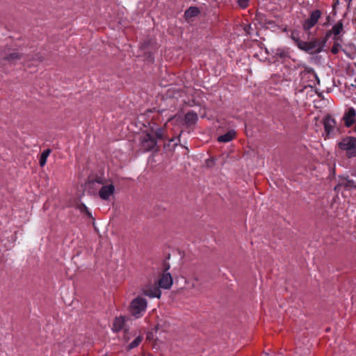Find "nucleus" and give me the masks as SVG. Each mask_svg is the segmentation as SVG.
<instances>
[{
  "label": "nucleus",
  "instance_id": "nucleus-1",
  "mask_svg": "<svg viewBox=\"0 0 356 356\" xmlns=\"http://www.w3.org/2000/svg\"><path fill=\"white\" fill-rule=\"evenodd\" d=\"M339 148L345 152L349 159L356 156V138L346 136L338 143Z\"/></svg>",
  "mask_w": 356,
  "mask_h": 356
},
{
  "label": "nucleus",
  "instance_id": "nucleus-2",
  "mask_svg": "<svg viewBox=\"0 0 356 356\" xmlns=\"http://www.w3.org/2000/svg\"><path fill=\"white\" fill-rule=\"evenodd\" d=\"M147 305V303L145 298L138 296L131 301L129 312L135 318H138L145 313Z\"/></svg>",
  "mask_w": 356,
  "mask_h": 356
},
{
  "label": "nucleus",
  "instance_id": "nucleus-3",
  "mask_svg": "<svg viewBox=\"0 0 356 356\" xmlns=\"http://www.w3.org/2000/svg\"><path fill=\"white\" fill-rule=\"evenodd\" d=\"M141 148L145 152L154 150L157 145V141L154 137L149 133H143L140 138Z\"/></svg>",
  "mask_w": 356,
  "mask_h": 356
},
{
  "label": "nucleus",
  "instance_id": "nucleus-4",
  "mask_svg": "<svg viewBox=\"0 0 356 356\" xmlns=\"http://www.w3.org/2000/svg\"><path fill=\"white\" fill-rule=\"evenodd\" d=\"M345 33L343 29V20L338 21L330 30L327 31L325 35V40H328L330 37L333 35L334 40H341V37Z\"/></svg>",
  "mask_w": 356,
  "mask_h": 356
},
{
  "label": "nucleus",
  "instance_id": "nucleus-5",
  "mask_svg": "<svg viewBox=\"0 0 356 356\" xmlns=\"http://www.w3.org/2000/svg\"><path fill=\"white\" fill-rule=\"evenodd\" d=\"M170 268L169 264L165 266V271ZM172 277L170 273L164 272L158 281V285L160 288L169 289L172 285Z\"/></svg>",
  "mask_w": 356,
  "mask_h": 356
},
{
  "label": "nucleus",
  "instance_id": "nucleus-6",
  "mask_svg": "<svg viewBox=\"0 0 356 356\" xmlns=\"http://www.w3.org/2000/svg\"><path fill=\"white\" fill-rule=\"evenodd\" d=\"M321 13L319 10H316L312 12L310 17L307 19L302 24L303 29L305 31L310 30L317 23L319 18L321 17Z\"/></svg>",
  "mask_w": 356,
  "mask_h": 356
},
{
  "label": "nucleus",
  "instance_id": "nucleus-7",
  "mask_svg": "<svg viewBox=\"0 0 356 356\" xmlns=\"http://www.w3.org/2000/svg\"><path fill=\"white\" fill-rule=\"evenodd\" d=\"M346 127H352L356 122V110L353 107L348 108L342 118Z\"/></svg>",
  "mask_w": 356,
  "mask_h": 356
},
{
  "label": "nucleus",
  "instance_id": "nucleus-8",
  "mask_svg": "<svg viewBox=\"0 0 356 356\" xmlns=\"http://www.w3.org/2000/svg\"><path fill=\"white\" fill-rule=\"evenodd\" d=\"M323 126L326 137H330L334 133L337 126L336 120L330 115H326L323 119Z\"/></svg>",
  "mask_w": 356,
  "mask_h": 356
},
{
  "label": "nucleus",
  "instance_id": "nucleus-9",
  "mask_svg": "<svg viewBox=\"0 0 356 356\" xmlns=\"http://www.w3.org/2000/svg\"><path fill=\"white\" fill-rule=\"evenodd\" d=\"M115 186L113 184L103 185L99 191V196L102 200H108L114 194Z\"/></svg>",
  "mask_w": 356,
  "mask_h": 356
},
{
  "label": "nucleus",
  "instance_id": "nucleus-10",
  "mask_svg": "<svg viewBox=\"0 0 356 356\" xmlns=\"http://www.w3.org/2000/svg\"><path fill=\"white\" fill-rule=\"evenodd\" d=\"M143 293L145 296L149 298H160L161 296V291L159 285L146 286L144 289Z\"/></svg>",
  "mask_w": 356,
  "mask_h": 356
},
{
  "label": "nucleus",
  "instance_id": "nucleus-11",
  "mask_svg": "<svg viewBox=\"0 0 356 356\" xmlns=\"http://www.w3.org/2000/svg\"><path fill=\"white\" fill-rule=\"evenodd\" d=\"M127 321V318L124 316H120L115 317L113 325H112V331L113 332H118L124 329L125 323Z\"/></svg>",
  "mask_w": 356,
  "mask_h": 356
},
{
  "label": "nucleus",
  "instance_id": "nucleus-12",
  "mask_svg": "<svg viewBox=\"0 0 356 356\" xmlns=\"http://www.w3.org/2000/svg\"><path fill=\"white\" fill-rule=\"evenodd\" d=\"M307 52L309 53H318L321 51L322 47L318 40H314L307 42Z\"/></svg>",
  "mask_w": 356,
  "mask_h": 356
},
{
  "label": "nucleus",
  "instance_id": "nucleus-13",
  "mask_svg": "<svg viewBox=\"0 0 356 356\" xmlns=\"http://www.w3.org/2000/svg\"><path fill=\"white\" fill-rule=\"evenodd\" d=\"M236 136V131L234 130H229L226 134L220 136L218 138V141L220 143H227L233 140Z\"/></svg>",
  "mask_w": 356,
  "mask_h": 356
},
{
  "label": "nucleus",
  "instance_id": "nucleus-14",
  "mask_svg": "<svg viewBox=\"0 0 356 356\" xmlns=\"http://www.w3.org/2000/svg\"><path fill=\"white\" fill-rule=\"evenodd\" d=\"M22 58V54L19 51L14 50L12 52L6 54L3 57V60L8 62H14L16 60H19Z\"/></svg>",
  "mask_w": 356,
  "mask_h": 356
},
{
  "label": "nucleus",
  "instance_id": "nucleus-15",
  "mask_svg": "<svg viewBox=\"0 0 356 356\" xmlns=\"http://www.w3.org/2000/svg\"><path fill=\"white\" fill-rule=\"evenodd\" d=\"M197 120V115L195 112H188L185 115L186 123L191 125L195 123Z\"/></svg>",
  "mask_w": 356,
  "mask_h": 356
},
{
  "label": "nucleus",
  "instance_id": "nucleus-16",
  "mask_svg": "<svg viewBox=\"0 0 356 356\" xmlns=\"http://www.w3.org/2000/svg\"><path fill=\"white\" fill-rule=\"evenodd\" d=\"M200 13V10L197 7H190L185 11V17L191 18L197 16Z\"/></svg>",
  "mask_w": 356,
  "mask_h": 356
},
{
  "label": "nucleus",
  "instance_id": "nucleus-17",
  "mask_svg": "<svg viewBox=\"0 0 356 356\" xmlns=\"http://www.w3.org/2000/svg\"><path fill=\"white\" fill-rule=\"evenodd\" d=\"M51 152V151L50 149H47L44 150L42 152V153L41 154V156H40V158L39 160V163L41 167H44L45 165V164L47 163V159L48 156H49Z\"/></svg>",
  "mask_w": 356,
  "mask_h": 356
},
{
  "label": "nucleus",
  "instance_id": "nucleus-18",
  "mask_svg": "<svg viewBox=\"0 0 356 356\" xmlns=\"http://www.w3.org/2000/svg\"><path fill=\"white\" fill-rule=\"evenodd\" d=\"M143 337L142 336H138L128 346V349L131 350L138 347L142 342Z\"/></svg>",
  "mask_w": 356,
  "mask_h": 356
},
{
  "label": "nucleus",
  "instance_id": "nucleus-19",
  "mask_svg": "<svg viewBox=\"0 0 356 356\" xmlns=\"http://www.w3.org/2000/svg\"><path fill=\"white\" fill-rule=\"evenodd\" d=\"M106 182V180L101 177H96L95 179H94L93 180H91L90 181V184H94L95 183H97L99 184H101V185H104Z\"/></svg>",
  "mask_w": 356,
  "mask_h": 356
},
{
  "label": "nucleus",
  "instance_id": "nucleus-20",
  "mask_svg": "<svg viewBox=\"0 0 356 356\" xmlns=\"http://www.w3.org/2000/svg\"><path fill=\"white\" fill-rule=\"evenodd\" d=\"M296 44L300 49L307 52V42H303L300 40Z\"/></svg>",
  "mask_w": 356,
  "mask_h": 356
},
{
  "label": "nucleus",
  "instance_id": "nucleus-21",
  "mask_svg": "<svg viewBox=\"0 0 356 356\" xmlns=\"http://www.w3.org/2000/svg\"><path fill=\"white\" fill-rule=\"evenodd\" d=\"M290 37L296 44L300 40L299 33L297 31H292Z\"/></svg>",
  "mask_w": 356,
  "mask_h": 356
},
{
  "label": "nucleus",
  "instance_id": "nucleus-22",
  "mask_svg": "<svg viewBox=\"0 0 356 356\" xmlns=\"http://www.w3.org/2000/svg\"><path fill=\"white\" fill-rule=\"evenodd\" d=\"M340 49H341V45L337 42H334L333 46L331 49V52L333 54H337L339 51Z\"/></svg>",
  "mask_w": 356,
  "mask_h": 356
},
{
  "label": "nucleus",
  "instance_id": "nucleus-23",
  "mask_svg": "<svg viewBox=\"0 0 356 356\" xmlns=\"http://www.w3.org/2000/svg\"><path fill=\"white\" fill-rule=\"evenodd\" d=\"M155 135L158 139H163L164 138V130L163 129H158L156 132Z\"/></svg>",
  "mask_w": 356,
  "mask_h": 356
},
{
  "label": "nucleus",
  "instance_id": "nucleus-24",
  "mask_svg": "<svg viewBox=\"0 0 356 356\" xmlns=\"http://www.w3.org/2000/svg\"><path fill=\"white\" fill-rule=\"evenodd\" d=\"M250 0H238L239 6L242 8H246L248 6Z\"/></svg>",
  "mask_w": 356,
  "mask_h": 356
},
{
  "label": "nucleus",
  "instance_id": "nucleus-25",
  "mask_svg": "<svg viewBox=\"0 0 356 356\" xmlns=\"http://www.w3.org/2000/svg\"><path fill=\"white\" fill-rule=\"evenodd\" d=\"M333 1H334L333 8H335V7L339 5V0H333Z\"/></svg>",
  "mask_w": 356,
  "mask_h": 356
},
{
  "label": "nucleus",
  "instance_id": "nucleus-26",
  "mask_svg": "<svg viewBox=\"0 0 356 356\" xmlns=\"http://www.w3.org/2000/svg\"><path fill=\"white\" fill-rule=\"evenodd\" d=\"M84 209L86 210L87 215L90 217L91 216L90 212L87 210V208L85 206H84Z\"/></svg>",
  "mask_w": 356,
  "mask_h": 356
},
{
  "label": "nucleus",
  "instance_id": "nucleus-27",
  "mask_svg": "<svg viewBox=\"0 0 356 356\" xmlns=\"http://www.w3.org/2000/svg\"><path fill=\"white\" fill-rule=\"evenodd\" d=\"M346 2L350 3L352 0H345Z\"/></svg>",
  "mask_w": 356,
  "mask_h": 356
},
{
  "label": "nucleus",
  "instance_id": "nucleus-28",
  "mask_svg": "<svg viewBox=\"0 0 356 356\" xmlns=\"http://www.w3.org/2000/svg\"><path fill=\"white\" fill-rule=\"evenodd\" d=\"M354 131L356 132V123H355V128H354Z\"/></svg>",
  "mask_w": 356,
  "mask_h": 356
}]
</instances>
